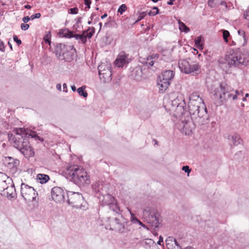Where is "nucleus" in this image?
<instances>
[{
    "instance_id": "obj_24",
    "label": "nucleus",
    "mask_w": 249,
    "mask_h": 249,
    "mask_svg": "<svg viewBox=\"0 0 249 249\" xmlns=\"http://www.w3.org/2000/svg\"><path fill=\"white\" fill-rule=\"evenodd\" d=\"M181 104L179 106L172 110L174 111L175 113L174 115L176 117H179L182 115L184 113V107H185L186 104L185 102H181Z\"/></svg>"
},
{
    "instance_id": "obj_14",
    "label": "nucleus",
    "mask_w": 249,
    "mask_h": 249,
    "mask_svg": "<svg viewBox=\"0 0 249 249\" xmlns=\"http://www.w3.org/2000/svg\"><path fill=\"white\" fill-rule=\"evenodd\" d=\"M52 199L56 203H61L66 201L64 191L60 187H54L51 191Z\"/></svg>"
},
{
    "instance_id": "obj_25",
    "label": "nucleus",
    "mask_w": 249,
    "mask_h": 249,
    "mask_svg": "<svg viewBox=\"0 0 249 249\" xmlns=\"http://www.w3.org/2000/svg\"><path fill=\"white\" fill-rule=\"evenodd\" d=\"M142 245L146 249H156L157 244L151 239H146L141 243Z\"/></svg>"
},
{
    "instance_id": "obj_40",
    "label": "nucleus",
    "mask_w": 249,
    "mask_h": 249,
    "mask_svg": "<svg viewBox=\"0 0 249 249\" xmlns=\"http://www.w3.org/2000/svg\"><path fill=\"white\" fill-rule=\"evenodd\" d=\"M44 41L49 44H50L51 43V31H49L44 36Z\"/></svg>"
},
{
    "instance_id": "obj_44",
    "label": "nucleus",
    "mask_w": 249,
    "mask_h": 249,
    "mask_svg": "<svg viewBox=\"0 0 249 249\" xmlns=\"http://www.w3.org/2000/svg\"><path fill=\"white\" fill-rule=\"evenodd\" d=\"M78 12V9L77 7L70 8L69 10V13L71 14H76Z\"/></svg>"
},
{
    "instance_id": "obj_34",
    "label": "nucleus",
    "mask_w": 249,
    "mask_h": 249,
    "mask_svg": "<svg viewBox=\"0 0 249 249\" xmlns=\"http://www.w3.org/2000/svg\"><path fill=\"white\" fill-rule=\"evenodd\" d=\"M131 214L130 218V222L133 223H138L140 225L142 226L143 227H146L145 225H144L140 220H139L135 215V214L130 212Z\"/></svg>"
},
{
    "instance_id": "obj_22",
    "label": "nucleus",
    "mask_w": 249,
    "mask_h": 249,
    "mask_svg": "<svg viewBox=\"0 0 249 249\" xmlns=\"http://www.w3.org/2000/svg\"><path fill=\"white\" fill-rule=\"evenodd\" d=\"M182 123L183 124V126L182 129V132L184 133L186 135H190L192 133L195 125H198L196 124H195L193 121V123L186 121L182 122Z\"/></svg>"
},
{
    "instance_id": "obj_30",
    "label": "nucleus",
    "mask_w": 249,
    "mask_h": 249,
    "mask_svg": "<svg viewBox=\"0 0 249 249\" xmlns=\"http://www.w3.org/2000/svg\"><path fill=\"white\" fill-rule=\"evenodd\" d=\"M37 179H38L41 184L46 183L49 179L50 177L48 175L43 174H39L37 175Z\"/></svg>"
},
{
    "instance_id": "obj_64",
    "label": "nucleus",
    "mask_w": 249,
    "mask_h": 249,
    "mask_svg": "<svg viewBox=\"0 0 249 249\" xmlns=\"http://www.w3.org/2000/svg\"><path fill=\"white\" fill-rule=\"evenodd\" d=\"M154 60L156 61V60H157L159 58L160 55L159 53H154Z\"/></svg>"
},
{
    "instance_id": "obj_50",
    "label": "nucleus",
    "mask_w": 249,
    "mask_h": 249,
    "mask_svg": "<svg viewBox=\"0 0 249 249\" xmlns=\"http://www.w3.org/2000/svg\"><path fill=\"white\" fill-rule=\"evenodd\" d=\"M159 13V10L158 11H150L149 12H148V15L149 16H154L158 14Z\"/></svg>"
},
{
    "instance_id": "obj_43",
    "label": "nucleus",
    "mask_w": 249,
    "mask_h": 249,
    "mask_svg": "<svg viewBox=\"0 0 249 249\" xmlns=\"http://www.w3.org/2000/svg\"><path fill=\"white\" fill-rule=\"evenodd\" d=\"M158 63L156 60H147L146 62H145V63L148 65V67H152L154 66V64Z\"/></svg>"
},
{
    "instance_id": "obj_60",
    "label": "nucleus",
    "mask_w": 249,
    "mask_h": 249,
    "mask_svg": "<svg viewBox=\"0 0 249 249\" xmlns=\"http://www.w3.org/2000/svg\"><path fill=\"white\" fill-rule=\"evenodd\" d=\"M174 247H175V246H177L178 247V248H180L179 245L178 244V243L177 240L174 238Z\"/></svg>"
},
{
    "instance_id": "obj_46",
    "label": "nucleus",
    "mask_w": 249,
    "mask_h": 249,
    "mask_svg": "<svg viewBox=\"0 0 249 249\" xmlns=\"http://www.w3.org/2000/svg\"><path fill=\"white\" fill-rule=\"evenodd\" d=\"M41 17V14L39 13H36L34 15H32L31 17V20H33L35 18H39Z\"/></svg>"
},
{
    "instance_id": "obj_62",
    "label": "nucleus",
    "mask_w": 249,
    "mask_h": 249,
    "mask_svg": "<svg viewBox=\"0 0 249 249\" xmlns=\"http://www.w3.org/2000/svg\"><path fill=\"white\" fill-rule=\"evenodd\" d=\"M175 0H169L168 1H167V4L170 5H172L174 4V1Z\"/></svg>"
},
{
    "instance_id": "obj_56",
    "label": "nucleus",
    "mask_w": 249,
    "mask_h": 249,
    "mask_svg": "<svg viewBox=\"0 0 249 249\" xmlns=\"http://www.w3.org/2000/svg\"><path fill=\"white\" fill-rule=\"evenodd\" d=\"M154 57H155L154 53L151 54L147 56V57L146 58V60H151V59L154 60Z\"/></svg>"
},
{
    "instance_id": "obj_6",
    "label": "nucleus",
    "mask_w": 249,
    "mask_h": 249,
    "mask_svg": "<svg viewBox=\"0 0 249 249\" xmlns=\"http://www.w3.org/2000/svg\"><path fill=\"white\" fill-rule=\"evenodd\" d=\"M189 60L190 58L179 60L178 64L180 71L185 74H198L200 72V65L196 63L192 64Z\"/></svg>"
},
{
    "instance_id": "obj_61",
    "label": "nucleus",
    "mask_w": 249,
    "mask_h": 249,
    "mask_svg": "<svg viewBox=\"0 0 249 249\" xmlns=\"http://www.w3.org/2000/svg\"><path fill=\"white\" fill-rule=\"evenodd\" d=\"M56 88L58 90L61 91V85L60 84H57L56 85Z\"/></svg>"
},
{
    "instance_id": "obj_11",
    "label": "nucleus",
    "mask_w": 249,
    "mask_h": 249,
    "mask_svg": "<svg viewBox=\"0 0 249 249\" xmlns=\"http://www.w3.org/2000/svg\"><path fill=\"white\" fill-rule=\"evenodd\" d=\"M99 77L104 83L110 82L112 79V72L110 64H101L98 67Z\"/></svg>"
},
{
    "instance_id": "obj_53",
    "label": "nucleus",
    "mask_w": 249,
    "mask_h": 249,
    "mask_svg": "<svg viewBox=\"0 0 249 249\" xmlns=\"http://www.w3.org/2000/svg\"><path fill=\"white\" fill-rule=\"evenodd\" d=\"M0 51L2 52H4L5 51V46L4 42L0 40Z\"/></svg>"
},
{
    "instance_id": "obj_20",
    "label": "nucleus",
    "mask_w": 249,
    "mask_h": 249,
    "mask_svg": "<svg viewBox=\"0 0 249 249\" xmlns=\"http://www.w3.org/2000/svg\"><path fill=\"white\" fill-rule=\"evenodd\" d=\"M76 53V50L73 46H71V49H67V51L63 53V55L61 59L70 62L73 59L74 55Z\"/></svg>"
},
{
    "instance_id": "obj_45",
    "label": "nucleus",
    "mask_w": 249,
    "mask_h": 249,
    "mask_svg": "<svg viewBox=\"0 0 249 249\" xmlns=\"http://www.w3.org/2000/svg\"><path fill=\"white\" fill-rule=\"evenodd\" d=\"M146 14L145 12H143L141 13H140V15L139 16L137 20L135 22H137L140 20H141L142 19L144 18V17L146 16Z\"/></svg>"
},
{
    "instance_id": "obj_28",
    "label": "nucleus",
    "mask_w": 249,
    "mask_h": 249,
    "mask_svg": "<svg viewBox=\"0 0 249 249\" xmlns=\"http://www.w3.org/2000/svg\"><path fill=\"white\" fill-rule=\"evenodd\" d=\"M195 44L196 48L199 50H203L204 48V40L201 36H198L195 39Z\"/></svg>"
},
{
    "instance_id": "obj_39",
    "label": "nucleus",
    "mask_w": 249,
    "mask_h": 249,
    "mask_svg": "<svg viewBox=\"0 0 249 249\" xmlns=\"http://www.w3.org/2000/svg\"><path fill=\"white\" fill-rule=\"evenodd\" d=\"M88 31H84L82 34L79 35V40H80L83 44H85L87 41L86 32H88Z\"/></svg>"
},
{
    "instance_id": "obj_9",
    "label": "nucleus",
    "mask_w": 249,
    "mask_h": 249,
    "mask_svg": "<svg viewBox=\"0 0 249 249\" xmlns=\"http://www.w3.org/2000/svg\"><path fill=\"white\" fill-rule=\"evenodd\" d=\"M83 201L84 197L81 193L73 192H67L66 201L69 204L72 205L73 207L80 208Z\"/></svg>"
},
{
    "instance_id": "obj_29",
    "label": "nucleus",
    "mask_w": 249,
    "mask_h": 249,
    "mask_svg": "<svg viewBox=\"0 0 249 249\" xmlns=\"http://www.w3.org/2000/svg\"><path fill=\"white\" fill-rule=\"evenodd\" d=\"M59 34L62 37L69 38L73 37V32L69 30L68 29H64L60 30Z\"/></svg>"
},
{
    "instance_id": "obj_37",
    "label": "nucleus",
    "mask_w": 249,
    "mask_h": 249,
    "mask_svg": "<svg viewBox=\"0 0 249 249\" xmlns=\"http://www.w3.org/2000/svg\"><path fill=\"white\" fill-rule=\"evenodd\" d=\"M30 137L32 138H35L36 140H38L41 142H43L44 141L43 139L38 136L36 133L35 131H32L31 134L27 133L28 139H29Z\"/></svg>"
},
{
    "instance_id": "obj_10",
    "label": "nucleus",
    "mask_w": 249,
    "mask_h": 249,
    "mask_svg": "<svg viewBox=\"0 0 249 249\" xmlns=\"http://www.w3.org/2000/svg\"><path fill=\"white\" fill-rule=\"evenodd\" d=\"M21 195L27 201H33L36 200L37 193L31 186L22 183L21 184Z\"/></svg>"
},
{
    "instance_id": "obj_31",
    "label": "nucleus",
    "mask_w": 249,
    "mask_h": 249,
    "mask_svg": "<svg viewBox=\"0 0 249 249\" xmlns=\"http://www.w3.org/2000/svg\"><path fill=\"white\" fill-rule=\"evenodd\" d=\"M181 102H184V100H182L181 98L177 97L176 99L171 101V108L172 110L178 106H179L181 103Z\"/></svg>"
},
{
    "instance_id": "obj_1",
    "label": "nucleus",
    "mask_w": 249,
    "mask_h": 249,
    "mask_svg": "<svg viewBox=\"0 0 249 249\" xmlns=\"http://www.w3.org/2000/svg\"><path fill=\"white\" fill-rule=\"evenodd\" d=\"M210 93L212 94L213 99L221 105L224 102L232 99L235 100L239 99H242L243 101L246 100V98L249 97V94H246L245 97H243L242 92L235 90L228 85L226 82H221L219 87L212 88Z\"/></svg>"
},
{
    "instance_id": "obj_35",
    "label": "nucleus",
    "mask_w": 249,
    "mask_h": 249,
    "mask_svg": "<svg viewBox=\"0 0 249 249\" xmlns=\"http://www.w3.org/2000/svg\"><path fill=\"white\" fill-rule=\"evenodd\" d=\"M179 29L181 32L188 33L190 31V29L188 27L185 23L178 20Z\"/></svg>"
},
{
    "instance_id": "obj_47",
    "label": "nucleus",
    "mask_w": 249,
    "mask_h": 249,
    "mask_svg": "<svg viewBox=\"0 0 249 249\" xmlns=\"http://www.w3.org/2000/svg\"><path fill=\"white\" fill-rule=\"evenodd\" d=\"M30 26L28 24L21 23L20 25L21 29L22 30L26 31L28 30Z\"/></svg>"
},
{
    "instance_id": "obj_54",
    "label": "nucleus",
    "mask_w": 249,
    "mask_h": 249,
    "mask_svg": "<svg viewBox=\"0 0 249 249\" xmlns=\"http://www.w3.org/2000/svg\"><path fill=\"white\" fill-rule=\"evenodd\" d=\"M30 20H31V18L28 16H26L22 18V21L25 23L28 22Z\"/></svg>"
},
{
    "instance_id": "obj_63",
    "label": "nucleus",
    "mask_w": 249,
    "mask_h": 249,
    "mask_svg": "<svg viewBox=\"0 0 249 249\" xmlns=\"http://www.w3.org/2000/svg\"><path fill=\"white\" fill-rule=\"evenodd\" d=\"M80 34H74L73 33V37H74L76 40H79V36Z\"/></svg>"
},
{
    "instance_id": "obj_5",
    "label": "nucleus",
    "mask_w": 249,
    "mask_h": 249,
    "mask_svg": "<svg viewBox=\"0 0 249 249\" xmlns=\"http://www.w3.org/2000/svg\"><path fill=\"white\" fill-rule=\"evenodd\" d=\"M66 178L79 187L90 183L89 177L88 176L87 172L77 165L68 168Z\"/></svg>"
},
{
    "instance_id": "obj_23",
    "label": "nucleus",
    "mask_w": 249,
    "mask_h": 249,
    "mask_svg": "<svg viewBox=\"0 0 249 249\" xmlns=\"http://www.w3.org/2000/svg\"><path fill=\"white\" fill-rule=\"evenodd\" d=\"M105 185H106L101 182H96L92 185L93 190L96 193L95 196L97 197L101 195V193L105 192L106 190Z\"/></svg>"
},
{
    "instance_id": "obj_17",
    "label": "nucleus",
    "mask_w": 249,
    "mask_h": 249,
    "mask_svg": "<svg viewBox=\"0 0 249 249\" xmlns=\"http://www.w3.org/2000/svg\"><path fill=\"white\" fill-rule=\"evenodd\" d=\"M128 54L124 52H121L114 61V64L118 68H122L129 63Z\"/></svg>"
},
{
    "instance_id": "obj_21",
    "label": "nucleus",
    "mask_w": 249,
    "mask_h": 249,
    "mask_svg": "<svg viewBox=\"0 0 249 249\" xmlns=\"http://www.w3.org/2000/svg\"><path fill=\"white\" fill-rule=\"evenodd\" d=\"M202 105H205V104L197 103H188V107L191 117L195 118V117L197 115L196 113H195L196 110L201 107Z\"/></svg>"
},
{
    "instance_id": "obj_13",
    "label": "nucleus",
    "mask_w": 249,
    "mask_h": 249,
    "mask_svg": "<svg viewBox=\"0 0 249 249\" xmlns=\"http://www.w3.org/2000/svg\"><path fill=\"white\" fill-rule=\"evenodd\" d=\"M4 162L12 174H16L18 171L20 164V161L18 160L11 157H7L5 158Z\"/></svg>"
},
{
    "instance_id": "obj_18",
    "label": "nucleus",
    "mask_w": 249,
    "mask_h": 249,
    "mask_svg": "<svg viewBox=\"0 0 249 249\" xmlns=\"http://www.w3.org/2000/svg\"><path fill=\"white\" fill-rule=\"evenodd\" d=\"M67 49H71V46L66 45L63 43H58L55 46L54 53L57 57L61 59L63 55V53L67 51Z\"/></svg>"
},
{
    "instance_id": "obj_19",
    "label": "nucleus",
    "mask_w": 249,
    "mask_h": 249,
    "mask_svg": "<svg viewBox=\"0 0 249 249\" xmlns=\"http://www.w3.org/2000/svg\"><path fill=\"white\" fill-rule=\"evenodd\" d=\"M12 179L5 173L0 172V191H3L4 187L10 183Z\"/></svg>"
},
{
    "instance_id": "obj_26",
    "label": "nucleus",
    "mask_w": 249,
    "mask_h": 249,
    "mask_svg": "<svg viewBox=\"0 0 249 249\" xmlns=\"http://www.w3.org/2000/svg\"><path fill=\"white\" fill-rule=\"evenodd\" d=\"M189 103H204L203 100L201 97H200L198 93L193 92L189 96Z\"/></svg>"
},
{
    "instance_id": "obj_49",
    "label": "nucleus",
    "mask_w": 249,
    "mask_h": 249,
    "mask_svg": "<svg viewBox=\"0 0 249 249\" xmlns=\"http://www.w3.org/2000/svg\"><path fill=\"white\" fill-rule=\"evenodd\" d=\"M182 170L185 173H187L188 174H189L191 172V169H190L189 166L187 165L183 166L182 167Z\"/></svg>"
},
{
    "instance_id": "obj_15",
    "label": "nucleus",
    "mask_w": 249,
    "mask_h": 249,
    "mask_svg": "<svg viewBox=\"0 0 249 249\" xmlns=\"http://www.w3.org/2000/svg\"><path fill=\"white\" fill-rule=\"evenodd\" d=\"M11 184L9 183L6 187H4L3 191H0V194L3 196H5L8 198H12L15 197L16 195V189L13 180L11 181Z\"/></svg>"
},
{
    "instance_id": "obj_36",
    "label": "nucleus",
    "mask_w": 249,
    "mask_h": 249,
    "mask_svg": "<svg viewBox=\"0 0 249 249\" xmlns=\"http://www.w3.org/2000/svg\"><path fill=\"white\" fill-rule=\"evenodd\" d=\"M85 89L86 86H83L77 89V91L79 94L84 97H87L88 96V93L86 92V91L85 90Z\"/></svg>"
},
{
    "instance_id": "obj_27",
    "label": "nucleus",
    "mask_w": 249,
    "mask_h": 249,
    "mask_svg": "<svg viewBox=\"0 0 249 249\" xmlns=\"http://www.w3.org/2000/svg\"><path fill=\"white\" fill-rule=\"evenodd\" d=\"M107 206L109 209L113 213V215L112 216H116L117 214H121L120 213V208L115 202H112L111 203L107 205Z\"/></svg>"
},
{
    "instance_id": "obj_42",
    "label": "nucleus",
    "mask_w": 249,
    "mask_h": 249,
    "mask_svg": "<svg viewBox=\"0 0 249 249\" xmlns=\"http://www.w3.org/2000/svg\"><path fill=\"white\" fill-rule=\"evenodd\" d=\"M230 36V33L229 32V31H228L227 30L223 31V39L226 42H228V37Z\"/></svg>"
},
{
    "instance_id": "obj_51",
    "label": "nucleus",
    "mask_w": 249,
    "mask_h": 249,
    "mask_svg": "<svg viewBox=\"0 0 249 249\" xmlns=\"http://www.w3.org/2000/svg\"><path fill=\"white\" fill-rule=\"evenodd\" d=\"M238 34L240 36H243L244 40H246V38H245V31L244 30H241L240 29V30H239L238 31Z\"/></svg>"
},
{
    "instance_id": "obj_8",
    "label": "nucleus",
    "mask_w": 249,
    "mask_h": 249,
    "mask_svg": "<svg viewBox=\"0 0 249 249\" xmlns=\"http://www.w3.org/2000/svg\"><path fill=\"white\" fill-rule=\"evenodd\" d=\"M195 113L197 115L195 118L191 117L195 124L202 125L208 123L209 116L205 105H202V107L197 109Z\"/></svg>"
},
{
    "instance_id": "obj_7",
    "label": "nucleus",
    "mask_w": 249,
    "mask_h": 249,
    "mask_svg": "<svg viewBox=\"0 0 249 249\" xmlns=\"http://www.w3.org/2000/svg\"><path fill=\"white\" fill-rule=\"evenodd\" d=\"M174 75L173 71L167 70L162 72L161 75L159 76L157 85L160 91L163 93L167 89L170 84L171 80L174 78Z\"/></svg>"
},
{
    "instance_id": "obj_58",
    "label": "nucleus",
    "mask_w": 249,
    "mask_h": 249,
    "mask_svg": "<svg viewBox=\"0 0 249 249\" xmlns=\"http://www.w3.org/2000/svg\"><path fill=\"white\" fill-rule=\"evenodd\" d=\"M163 242V237L160 235L159 237V241L157 242V244L161 245V243Z\"/></svg>"
},
{
    "instance_id": "obj_33",
    "label": "nucleus",
    "mask_w": 249,
    "mask_h": 249,
    "mask_svg": "<svg viewBox=\"0 0 249 249\" xmlns=\"http://www.w3.org/2000/svg\"><path fill=\"white\" fill-rule=\"evenodd\" d=\"M174 238L172 236L168 237L165 240V243L168 249H172L174 247Z\"/></svg>"
},
{
    "instance_id": "obj_55",
    "label": "nucleus",
    "mask_w": 249,
    "mask_h": 249,
    "mask_svg": "<svg viewBox=\"0 0 249 249\" xmlns=\"http://www.w3.org/2000/svg\"><path fill=\"white\" fill-rule=\"evenodd\" d=\"M81 20H82L81 17H79V18H77L76 23L75 25H74V26H76V27H79L78 24H79L81 22Z\"/></svg>"
},
{
    "instance_id": "obj_38",
    "label": "nucleus",
    "mask_w": 249,
    "mask_h": 249,
    "mask_svg": "<svg viewBox=\"0 0 249 249\" xmlns=\"http://www.w3.org/2000/svg\"><path fill=\"white\" fill-rule=\"evenodd\" d=\"M86 31H88V32H86L87 38H90L95 33V28L93 27H89Z\"/></svg>"
},
{
    "instance_id": "obj_59",
    "label": "nucleus",
    "mask_w": 249,
    "mask_h": 249,
    "mask_svg": "<svg viewBox=\"0 0 249 249\" xmlns=\"http://www.w3.org/2000/svg\"><path fill=\"white\" fill-rule=\"evenodd\" d=\"M63 91L67 92V86L66 83H64L63 84Z\"/></svg>"
},
{
    "instance_id": "obj_2",
    "label": "nucleus",
    "mask_w": 249,
    "mask_h": 249,
    "mask_svg": "<svg viewBox=\"0 0 249 249\" xmlns=\"http://www.w3.org/2000/svg\"><path fill=\"white\" fill-rule=\"evenodd\" d=\"M219 67L227 72L231 68H239L240 66L249 64V58L246 54L242 53L239 49H232L225 60L218 61Z\"/></svg>"
},
{
    "instance_id": "obj_48",
    "label": "nucleus",
    "mask_w": 249,
    "mask_h": 249,
    "mask_svg": "<svg viewBox=\"0 0 249 249\" xmlns=\"http://www.w3.org/2000/svg\"><path fill=\"white\" fill-rule=\"evenodd\" d=\"M13 39L15 42H16L18 46L21 44V41L20 39H18V36L16 35H14L13 36Z\"/></svg>"
},
{
    "instance_id": "obj_32",
    "label": "nucleus",
    "mask_w": 249,
    "mask_h": 249,
    "mask_svg": "<svg viewBox=\"0 0 249 249\" xmlns=\"http://www.w3.org/2000/svg\"><path fill=\"white\" fill-rule=\"evenodd\" d=\"M231 141L234 146H237L238 144L241 143L242 140L238 134H234L231 137Z\"/></svg>"
},
{
    "instance_id": "obj_52",
    "label": "nucleus",
    "mask_w": 249,
    "mask_h": 249,
    "mask_svg": "<svg viewBox=\"0 0 249 249\" xmlns=\"http://www.w3.org/2000/svg\"><path fill=\"white\" fill-rule=\"evenodd\" d=\"M91 3V0H84V3L86 6H87L88 9L90 8Z\"/></svg>"
},
{
    "instance_id": "obj_12",
    "label": "nucleus",
    "mask_w": 249,
    "mask_h": 249,
    "mask_svg": "<svg viewBox=\"0 0 249 249\" xmlns=\"http://www.w3.org/2000/svg\"><path fill=\"white\" fill-rule=\"evenodd\" d=\"M143 214L145 216H148L149 223L156 227L158 226L160 224L159 217L160 214L157 211H152L150 208H147L143 210Z\"/></svg>"
},
{
    "instance_id": "obj_3",
    "label": "nucleus",
    "mask_w": 249,
    "mask_h": 249,
    "mask_svg": "<svg viewBox=\"0 0 249 249\" xmlns=\"http://www.w3.org/2000/svg\"><path fill=\"white\" fill-rule=\"evenodd\" d=\"M16 135L13 138V145L22 153L25 158H29L34 156L27 138V133L22 128L16 130Z\"/></svg>"
},
{
    "instance_id": "obj_4",
    "label": "nucleus",
    "mask_w": 249,
    "mask_h": 249,
    "mask_svg": "<svg viewBox=\"0 0 249 249\" xmlns=\"http://www.w3.org/2000/svg\"><path fill=\"white\" fill-rule=\"evenodd\" d=\"M108 222L109 230L120 233H126L131 231L132 223L124 218L122 214H117L115 216H108L105 218Z\"/></svg>"
},
{
    "instance_id": "obj_41",
    "label": "nucleus",
    "mask_w": 249,
    "mask_h": 249,
    "mask_svg": "<svg viewBox=\"0 0 249 249\" xmlns=\"http://www.w3.org/2000/svg\"><path fill=\"white\" fill-rule=\"evenodd\" d=\"M126 6L124 4H123L120 6L118 9V12L120 14H123V13L126 10Z\"/></svg>"
},
{
    "instance_id": "obj_16",
    "label": "nucleus",
    "mask_w": 249,
    "mask_h": 249,
    "mask_svg": "<svg viewBox=\"0 0 249 249\" xmlns=\"http://www.w3.org/2000/svg\"><path fill=\"white\" fill-rule=\"evenodd\" d=\"M97 197L99 199L102 206H107L112 202L115 201V198L107 193V190H105V192L101 193V195L97 196Z\"/></svg>"
},
{
    "instance_id": "obj_57",
    "label": "nucleus",
    "mask_w": 249,
    "mask_h": 249,
    "mask_svg": "<svg viewBox=\"0 0 249 249\" xmlns=\"http://www.w3.org/2000/svg\"><path fill=\"white\" fill-rule=\"evenodd\" d=\"M213 2H214V0H209V1H208L209 6H211V7H213L214 6Z\"/></svg>"
}]
</instances>
